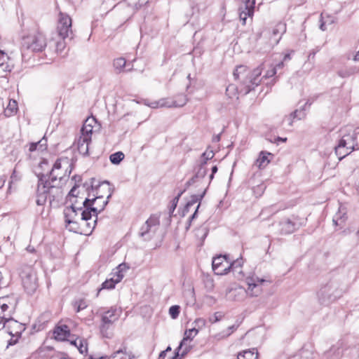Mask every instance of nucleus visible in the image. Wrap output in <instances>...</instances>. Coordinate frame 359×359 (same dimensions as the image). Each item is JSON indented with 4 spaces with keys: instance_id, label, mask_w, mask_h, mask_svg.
<instances>
[{
    "instance_id": "nucleus-30",
    "label": "nucleus",
    "mask_w": 359,
    "mask_h": 359,
    "mask_svg": "<svg viewBox=\"0 0 359 359\" xmlns=\"http://www.w3.org/2000/svg\"><path fill=\"white\" fill-rule=\"evenodd\" d=\"M0 299H4V303L8 304V306L11 307V310H15L18 301L15 295H7L0 297Z\"/></svg>"
},
{
    "instance_id": "nucleus-2",
    "label": "nucleus",
    "mask_w": 359,
    "mask_h": 359,
    "mask_svg": "<svg viewBox=\"0 0 359 359\" xmlns=\"http://www.w3.org/2000/svg\"><path fill=\"white\" fill-rule=\"evenodd\" d=\"M38 183L36 189L37 205H44L48 201L51 203L56 198L62 196L61 185L53 184L50 182L48 175L43 173L37 175Z\"/></svg>"
},
{
    "instance_id": "nucleus-38",
    "label": "nucleus",
    "mask_w": 359,
    "mask_h": 359,
    "mask_svg": "<svg viewBox=\"0 0 359 359\" xmlns=\"http://www.w3.org/2000/svg\"><path fill=\"white\" fill-rule=\"evenodd\" d=\"M128 5L133 8H140L149 2V0H126Z\"/></svg>"
},
{
    "instance_id": "nucleus-20",
    "label": "nucleus",
    "mask_w": 359,
    "mask_h": 359,
    "mask_svg": "<svg viewBox=\"0 0 359 359\" xmlns=\"http://www.w3.org/2000/svg\"><path fill=\"white\" fill-rule=\"evenodd\" d=\"M85 137L80 135L76 141L77 149L83 156H88L89 154V144L91 143V139L84 140Z\"/></svg>"
},
{
    "instance_id": "nucleus-64",
    "label": "nucleus",
    "mask_w": 359,
    "mask_h": 359,
    "mask_svg": "<svg viewBox=\"0 0 359 359\" xmlns=\"http://www.w3.org/2000/svg\"><path fill=\"white\" fill-rule=\"evenodd\" d=\"M88 359H107V357H104V356H99V357H97V358H95L94 356L93 355H90L88 357Z\"/></svg>"
},
{
    "instance_id": "nucleus-29",
    "label": "nucleus",
    "mask_w": 359,
    "mask_h": 359,
    "mask_svg": "<svg viewBox=\"0 0 359 359\" xmlns=\"http://www.w3.org/2000/svg\"><path fill=\"white\" fill-rule=\"evenodd\" d=\"M93 133V126H90L88 124L83 123L81 129V135L84 137V140H88V138L92 140V135Z\"/></svg>"
},
{
    "instance_id": "nucleus-28",
    "label": "nucleus",
    "mask_w": 359,
    "mask_h": 359,
    "mask_svg": "<svg viewBox=\"0 0 359 359\" xmlns=\"http://www.w3.org/2000/svg\"><path fill=\"white\" fill-rule=\"evenodd\" d=\"M238 359H257L258 353L255 348L243 351L238 354Z\"/></svg>"
},
{
    "instance_id": "nucleus-63",
    "label": "nucleus",
    "mask_w": 359,
    "mask_h": 359,
    "mask_svg": "<svg viewBox=\"0 0 359 359\" xmlns=\"http://www.w3.org/2000/svg\"><path fill=\"white\" fill-rule=\"evenodd\" d=\"M166 355L165 351H163L160 353L158 359H164Z\"/></svg>"
},
{
    "instance_id": "nucleus-50",
    "label": "nucleus",
    "mask_w": 359,
    "mask_h": 359,
    "mask_svg": "<svg viewBox=\"0 0 359 359\" xmlns=\"http://www.w3.org/2000/svg\"><path fill=\"white\" fill-rule=\"evenodd\" d=\"M65 48V42L64 40L62 41H58L56 43V50L58 53H61Z\"/></svg>"
},
{
    "instance_id": "nucleus-17",
    "label": "nucleus",
    "mask_w": 359,
    "mask_h": 359,
    "mask_svg": "<svg viewBox=\"0 0 359 359\" xmlns=\"http://www.w3.org/2000/svg\"><path fill=\"white\" fill-rule=\"evenodd\" d=\"M279 227L281 234H290L296 230V224L289 219H285L279 222Z\"/></svg>"
},
{
    "instance_id": "nucleus-49",
    "label": "nucleus",
    "mask_w": 359,
    "mask_h": 359,
    "mask_svg": "<svg viewBox=\"0 0 359 359\" xmlns=\"http://www.w3.org/2000/svg\"><path fill=\"white\" fill-rule=\"evenodd\" d=\"M128 269L125 264H121L116 268V271L114 273V277H116V275L123 274V271Z\"/></svg>"
},
{
    "instance_id": "nucleus-1",
    "label": "nucleus",
    "mask_w": 359,
    "mask_h": 359,
    "mask_svg": "<svg viewBox=\"0 0 359 359\" xmlns=\"http://www.w3.org/2000/svg\"><path fill=\"white\" fill-rule=\"evenodd\" d=\"M106 184L109 194L107 199L104 200L102 196H97L93 199L86 198L83 202V207H76L77 201H72L71 205L64 209L63 213L65 221L67 224H70L74 221H78L80 218L81 221L89 220L92 215L97 216L102 212L104 207L107 205L109 198L111 196L112 191L109 187V182L106 181L102 184Z\"/></svg>"
},
{
    "instance_id": "nucleus-4",
    "label": "nucleus",
    "mask_w": 359,
    "mask_h": 359,
    "mask_svg": "<svg viewBox=\"0 0 359 359\" xmlns=\"http://www.w3.org/2000/svg\"><path fill=\"white\" fill-rule=\"evenodd\" d=\"M343 293L340 283L337 280H330L320 287L317 296L320 304L327 306L341 297Z\"/></svg>"
},
{
    "instance_id": "nucleus-36",
    "label": "nucleus",
    "mask_w": 359,
    "mask_h": 359,
    "mask_svg": "<svg viewBox=\"0 0 359 359\" xmlns=\"http://www.w3.org/2000/svg\"><path fill=\"white\" fill-rule=\"evenodd\" d=\"M243 263L244 262L243 257H241L232 262L229 259V265H231V270L233 273H236L237 271V269H241V266H243Z\"/></svg>"
},
{
    "instance_id": "nucleus-53",
    "label": "nucleus",
    "mask_w": 359,
    "mask_h": 359,
    "mask_svg": "<svg viewBox=\"0 0 359 359\" xmlns=\"http://www.w3.org/2000/svg\"><path fill=\"white\" fill-rule=\"evenodd\" d=\"M238 327V325H233L231 326H229L227 328L228 332L226 334V336H229L233 331H235Z\"/></svg>"
},
{
    "instance_id": "nucleus-33",
    "label": "nucleus",
    "mask_w": 359,
    "mask_h": 359,
    "mask_svg": "<svg viewBox=\"0 0 359 359\" xmlns=\"http://www.w3.org/2000/svg\"><path fill=\"white\" fill-rule=\"evenodd\" d=\"M95 217H96V218H97V215ZM81 222H83L82 225L86 226L85 229H83V233L85 235H89L92 233L93 230L95 229V226L97 223V219H95L93 221V223L92 225L90 222H88V220L81 221Z\"/></svg>"
},
{
    "instance_id": "nucleus-19",
    "label": "nucleus",
    "mask_w": 359,
    "mask_h": 359,
    "mask_svg": "<svg viewBox=\"0 0 359 359\" xmlns=\"http://www.w3.org/2000/svg\"><path fill=\"white\" fill-rule=\"evenodd\" d=\"M346 219V211L345 208L340 206L338 212L333 217V224L336 226H339V228H342L345 224Z\"/></svg>"
},
{
    "instance_id": "nucleus-56",
    "label": "nucleus",
    "mask_w": 359,
    "mask_h": 359,
    "mask_svg": "<svg viewBox=\"0 0 359 359\" xmlns=\"http://www.w3.org/2000/svg\"><path fill=\"white\" fill-rule=\"evenodd\" d=\"M212 173L211 175H210V181H211L213 178H214V175L217 172V165H214L212 167ZM210 182H209L210 183Z\"/></svg>"
},
{
    "instance_id": "nucleus-25",
    "label": "nucleus",
    "mask_w": 359,
    "mask_h": 359,
    "mask_svg": "<svg viewBox=\"0 0 359 359\" xmlns=\"http://www.w3.org/2000/svg\"><path fill=\"white\" fill-rule=\"evenodd\" d=\"M0 68L4 72H11L13 65L10 64V58L2 50H0Z\"/></svg>"
},
{
    "instance_id": "nucleus-32",
    "label": "nucleus",
    "mask_w": 359,
    "mask_h": 359,
    "mask_svg": "<svg viewBox=\"0 0 359 359\" xmlns=\"http://www.w3.org/2000/svg\"><path fill=\"white\" fill-rule=\"evenodd\" d=\"M113 65L118 73L123 71L126 65V61L123 57H118L114 60Z\"/></svg>"
},
{
    "instance_id": "nucleus-9",
    "label": "nucleus",
    "mask_w": 359,
    "mask_h": 359,
    "mask_svg": "<svg viewBox=\"0 0 359 359\" xmlns=\"http://www.w3.org/2000/svg\"><path fill=\"white\" fill-rule=\"evenodd\" d=\"M57 34L62 40L67 38H72V19L64 13H60V18L57 26Z\"/></svg>"
},
{
    "instance_id": "nucleus-45",
    "label": "nucleus",
    "mask_w": 359,
    "mask_h": 359,
    "mask_svg": "<svg viewBox=\"0 0 359 359\" xmlns=\"http://www.w3.org/2000/svg\"><path fill=\"white\" fill-rule=\"evenodd\" d=\"M224 317V314L222 312H215L212 316L209 318V322L210 323H215L221 320Z\"/></svg>"
},
{
    "instance_id": "nucleus-52",
    "label": "nucleus",
    "mask_w": 359,
    "mask_h": 359,
    "mask_svg": "<svg viewBox=\"0 0 359 359\" xmlns=\"http://www.w3.org/2000/svg\"><path fill=\"white\" fill-rule=\"evenodd\" d=\"M77 187H78L77 185L74 186L69 193V196L74 198H75L74 201H76L77 196L76 195L75 192H76Z\"/></svg>"
},
{
    "instance_id": "nucleus-44",
    "label": "nucleus",
    "mask_w": 359,
    "mask_h": 359,
    "mask_svg": "<svg viewBox=\"0 0 359 359\" xmlns=\"http://www.w3.org/2000/svg\"><path fill=\"white\" fill-rule=\"evenodd\" d=\"M78 350L81 353H86L88 351L87 341L84 339H79V345L77 346Z\"/></svg>"
},
{
    "instance_id": "nucleus-61",
    "label": "nucleus",
    "mask_w": 359,
    "mask_h": 359,
    "mask_svg": "<svg viewBox=\"0 0 359 359\" xmlns=\"http://www.w3.org/2000/svg\"><path fill=\"white\" fill-rule=\"evenodd\" d=\"M285 66V62L283 61L280 62L278 63L274 67H277V70L280 69H283Z\"/></svg>"
},
{
    "instance_id": "nucleus-12",
    "label": "nucleus",
    "mask_w": 359,
    "mask_h": 359,
    "mask_svg": "<svg viewBox=\"0 0 359 359\" xmlns=\"http://www.w3.org/2000/svg\"><path fill=\"white\" fill-rule=\"evenodd\" d=\"M266 280L263 278H259L255 274L249 275L245 278V282L248 285L247 292L251 296H258L261 292V285Z\"/></svg>"
},
{
    "instance_id": "nucleus-8",
    "label": "nucleus",
    "mask_w": 359,
    "mask_h": 359,
    "mask_svg": "<svg viewBox=\"0 0 359 359\" xmlns=\"http://www.w3.org/2000/svg\"><path fill=\"white\" fill-rule=\"evenodd\" d=\"M160 225L159 217L152 215L141 226L139 236L144 241L151 240L156 234V232Z\"/></svg>"
},
{
    "instance_id": "nucleus-55",
    "label": "nucleus",
    "mask_w": 359,
    "mask_h": 359,
    "mask_svg": "<svg viewBox=\"0 0 359 359\" xmlns=\"http://www.w3.org/2000/svg\"><path fill=\"white\" fill-rule=\"evenodd\" d=\"M95 123H96V120L93 117L86 118V120L84 122L85 124H88L90 126H93V124H94Z\"/></svg>"
},
{
    "instance_id": "nucleus-7",
    "label": "nucleus",
    "mask_w": 359,
    "mask_h": 359,
    "mask_svg": "<svg viewBox=\"0 0 359 359\" xmlns=\"http://www.w3.org/2000/svg\"><path fill=\"white\" fill-rule=\"evenodd\" d=\"M122 310L116 306H111L107 311L101 313V323L100 325V331L103 337L109 338V330L113 324L118 320Z\"/></svg>"
},
{
    "instance_id": "nucleus-26",
    "label": "nucleus",
    "mask_w": 359,
    "mask_h": 359,
    "mask_svg": "<svg viewBox=\"0 0 359 359\" xmlns=\"http://www.w3.org/2000/svg\"><path fill=\"white\" fill-rule=\"evenodd\" d=\"M198 330L196 328H192L189 330H187L184 332V336L180 343V348H182L184 346H185L186 342L191 341L194 337L198 334Z\"/></svg>"
},
{
    "instance_id": "nucleus-10",
    "label": "nucleus",
    "mask_w": 359,
    "mask_h": 359,
    "mask_svg": "<svg viewBox=\"0 0 359 359\" xmlns=\"http://www.w3.org/2000/svg\"><path fill=\"white\" fill-rule=\"evenodd\" d=\"M22 282L27 293L34 292L38 287L36 272L31 268L25 270L22 274Z\"/></svg>"
},
{
    "instance_id": "nucleus-48",
    "label": "nucleus",
    "mask_w": 359,
    "mask_h": 359,
    "mask_svg": "<svg viewBox=\"0 0 359 359\" xmlns=\"http://www.w3.org/2000/svg\"><path fill=\"white\" fill-rule=\"evenodd\" d=\"M277 73V67H272L271 69H269L266 74L263 76V78H271L274 76Z\"/></svg>"
},
{
    "instance_id": "nucleus-27",
    "label": "nucleus",
    "mask_w": 359,
    "mask_h": 359,
    "mask_svg": "<svg viewBox=\"0 0 359 359\" xmlns=\"http://www.w3.org/2000/svg\"><path fill=\"white\" fill-rule=\"evenodd\" d=\"M18 103L14 100H10L6 108L4 109V114L9 117L15 115L18 111Z\"/></svg>"
},
{
    "instance_id": "nucleus-51",
    "label": "nucleus",
    "mask_w": 359,
    "mask_h": 359,
    "mask_svg": "<svg viewBox=\"0 0 359 359\" xmlns=\"http://www.w3.org/2000/svg\"><path fill=\"white\" fill-rule=\"evenodd\" d=\"M191 346L188 344V341L186 342L185 346H184L182 348H183V351L181 353V356L184 357L191 349Z\"/></svg>"
},
{
    "instance_id": "nucleus-58",
    "label": "nucleus",
    "mask_w": 359,
    "mask_h": 359,
    "mask_svg": "<svg viewBox=\"0 0 359 359\" xmlns=\"http://www.w3.org/2000/svg\"><path fill=\"white\" fill-rule=\"evenodd\" d=\"M235 274V276L238 278H241L244 276L242 271H241V269H237V271L236 273H233Z\"/></svg>"
},
{
    "instance_id": "nucleus-6",
    "label": "nucleus",
    "mask_w": 359,
    "mask_h": 359,
    "mask_svg": "<svg viewBox=\"0 0 359 359\" xmlns=\"http://www.w3.org/2000/svg\"><path fill=\"white\" fill-rule=\"evenodd\" d=\"M335 154L339 160H342L352 151L358 150L357 135L355 133L344 135L334 147Z\"/></svg>"
},
{
    "instance_id": "nucleus-60",
    "label": "nucleus",
    "mask_w": 359,
    "mask_h": 359,
    "mask_svg": "<svg viewBox=\"0 0 359 359\" xmlns=\"http://www.w3.org/2000/svg\"><path fill=\"white\" fill-rule=\"evenodd\" d=\"M291 54L290 53H286L285 55H284V57H283V61L285 62H287V61H290L291 60Z\"/></svg>"
},
{
    "instance_id": "nucleus-37",
    "label": "nucleus",
    "mask_w": 359,
    "mask_h": 359,
    "mask_svg": "<svg viewBox=\"0 0 359 359\" xmlns=\"http://www.w3.org/2000/svg\"><path fill=\"white\" fill-rule=\"evenodd\" d=\"M238 93V90L235 85L231 84L229 85L226 89V94L229 98H233L237 97V94Z\"/></svg>"
},
{
    "instance_id": "nucleus-11",
    "label": "nucleus",
    "mask_w": 359,
    "mask_h": 359,
    "mask_svg": "<svg viewBox=\"0 0 359 359\" xmlns=\"http://www.w3.org/2000/svg\"><path fill=\"white\" fill-rule=\"evenodd\" d=\"M212 266L216 275H225L231 271V265H229V259L227 255H219L214 257Z\"/></svg>"
},
{
    "instance_id": "nucleus-31",
    "label": "nucleus",
    "mask_w": 359,
    "mask_h": 359,
    "mask_svg": "<svg viewBox=\"0 0 359 359\" xmlns=\"http://www.w3.org/2000/svg\"><path fill=\"white\" fill-rule=\"evenodd\" d=\"M147 106H149L151 108L153 109H157L158 107H168V99L167 98H163L160 99L158 101H154L151 102H148L146 104Z\"/></svg>"
},
{
    "instance_id": "nucleus-62",
    "label": "nucleus",
    "mask_w": 359,
    "mask_h": 359,
    "mask_svg": "<svg viewBox=\"0 0 359 359\" xmlns=\"http://www.w3.org/2000/svg\"><path fill=\"white\" fill-rule=\"evenodd\" d=\"M220 140H221V133L217 135L216 136H215L213 137V142H218L220 141Z\"/></svg>"
},
{
    "instance_id": "nucleus-54",
    "label": "nucleus",
    "mask_w": 359,
    "mask_h": 359,
    "mask_svg": "<svg viewBox=\"0 0 359 359\" xmlns=\"http://www.w3.org/2000/svg\"><path fill=\"white\" fill-rule=\"evenodd\" d=\"M29 151L32 152L36 150H39L38 144L37 142H32L29 145Z\"/></svg>"
},
{
    "instance_id": "nucleus-23",
    "label": "nucleus",
    "mask_w": 359,
    "mask_h": 359,
    "mask_svg": "<svg viewBox=\"0 0 359 359\" xmlns=\"http://www.w3.org/2000/svg\"><path fill=\"white\" fill-rule=\"evenodd\" d=\"M123 278V274L116 275V277H112L109 279H107L102 284V287L99 289L98 292L102 289L111 290L115 287L116 284L121 282Z\"/></svg>"
},
{
    "instance_id": "nucleus-15",
    "label": "nucleus",
    "mask_w": 359,
    "mask_h": 359,
    "mask_svg": "<svg viewBox=\"0 0 359 359\" xmlns=\"http://www.w3.org/2000/svg\"><path fill=\"white\" fill-rule=\"evenodd\" d=\"M61 168V160L57 159L55 162L49 174H46L48 175V178H49L50 182L53 184H59L62 186V181L65 179V175H60V174L57 173V171L60 170Z\"/></svg>"
},
{
    "instance_id": "nucleus-5",
    "label": "nucleus",
    "mask_w": 359,
    "mask_h": 359,
    "mask_svg": "<svg viewBox=\"0 0 359 359\" xmlns=\"http://www.w3.org/2000/svg\"><path fill=\"white\" fill-rule=\"evenodd\" d=\"M46 45V39L41 32L24 37L21 46L22 60H25L26 57H29V53L43 51Z\"/></svg>"
},
{
    "instance_id": "nucleus-34",
    "label": "nucleus",
    "mask_w": 359,
    "mask_h": 359,
    "mask_svg": "<svg viewBox=\"0 0 359 359\" xmlns=\"http://www.w3.org/2000/svg\"><path fill=\"white\" fill-rule=\"evenodd\" d=\"M124 156L122 151H117L110 155L109 160L112 164L118 165L124 158Z\"/></svg>"
},
{
    "instance_id": "nucleus-59",
    "label": "nucleus",
    "mask_w": 359,
    "mask_h": 359,
    "mask_svg": "<svg viewBox=\"0 0 359 359\" xmlns=\"http://www.w3.org/2000/svg\"><path fill=\"white\" fill-rule=\"evenodd\" d=\"M199 231H201L203 233V238H205L207 236L208 230H207V229L205 227H201L198 230V232H199Z\"/></svg>"
},
{
    "instance_id": "nucleus-42",
    "label": "nucleus",
    "mask_w": 359,
    "mask_h": 359,
    "mask_svg": "<svg viewBox=\"0 0 359 359\" xmlns=\"http://www.w3.org/2000/svg\"><path fill=\"white\" fill-rule=\"evenodd\" d=\"M4 299H0V311L1 313H7L8 315H12L14 310H11V307L8 306V304L4 302Z\"/></svg>"
},
{
    "instance_id": "nucleus-14",
    "label": "nucleus",
    "mask_w": 359,
    "mask_h": 359,
    "mask_svg": "<svg viewBox=\"0 0 359 359\" xmlns=\"http://www.w3.org/2000/svg\"><path fill=\"white\" fill-rule=\"evenodd\" d=\"M205 192H206V189H205L203 191V192L201 194H194V195H192L191 196V199L190 201H189L185 206H184V210H183V215H185L187 213H188L189 212V210L190 208L194 205H195L196 203H200L201 201L203 199V198L204 197L205 194ZM200 207V203L198 204L197 207H196V209L195 210V212H194V214L190 217L189 218V224H188V226L187 227V229H189L190 225H191V221L196 217L197 215V212H198V210Z\"/></svg>"
},
{
    "instance_id": "nucleus-18",
    "label": "nucleus",
    "mask_w": 359,
    "mask_h": 359,
    "mask_svg": "<svg viewBox=\"0 0 359 359\" xmlns=\"http://www.w3.org/2000/svg\"><path fill=\"white\" fill-rule=\"evenodd\" d=\"M54 337L58 341H65L70 335V330L67 325L57 326L53 332Z\"/></svg>"
},
{
    "instance_id": "nucleus-16",
    "label": "nucleus",
    "mask_w": 359,
    "mask_h": 359,
    "mask_svg": "<svg viewBox=\"0 0 359 359\" xmlns=\"http://www.w3.org/2000/svg\"><path fill=\"white\" fill-rule=\"evenodd\" d=\"M311 103L309 102L308 100L302 107H301L299 109H296L292 113L290 114V115L287 118V120L288 121V124L290 126L292 125L293 121L297 118L298 120L304 119L306 117V106H311Z\"/></svg>"
},
{
    "instance_id": "nucleus-21",
    "label": "nucleus",
    "mask_w": 359,
    "mask_h": 359,
    "mask_svg": "<svg viewBox=\"0 0 359 359\" xmlns=\"http://www.w3.org/2000/svg\"><path fill=\"white\" fill-rule=\"evenodd\" d=\"M168 107H181L187 102V96L184 94L177 95L175 98H167Z\"/></svg>"
},
{
    "instance_id": "nucleus-41",
    "label": "nucleus",
    "mask_w": 359,
    "mask_h": 359,
    "mask_svg": "<svg viewBox=\"0 0 359 359\" xmlns=\"http://www.w3.org/2000/svg\"><path fill=\"white\" fill-rule=\"evenodd\" d=\"M69 225L70 231L75 233H79L81 234L83 233V229L81 228V224H79L78 221H74Z\"/></svg>"
},
{
    "instance_id": "nucleus-13",
    "label": "nucleus",
    "mask_w": 359,
    "mask_h": 359,
    "mask_svg": "<svg viewBox=\"0 0 359 359\" xmlns=\"http://www.w3.org/2000/svg\"><path fill=\"white\" fill-rule=\"evenodd\" d=\"M256 0H243V6L239 8V18L242 25L246 24L248 17L252 18L255 12V6Z\"/></svg>"
},
{
    "instance_id": "nucleus-40",
    "label": "nucleus",
    "mask_w": 359,
    "mask_h": 359,
    "mask_svg": "<svg viewBox=\"0 0 359 359\" xmlns=\"http://www.w3.org/2000/svg\"><path fill=\"white\" fill-rule=\"evenodd\" d=\"M207 167L203 165H199L198 170L196 173V177H198V179H201V180H202L207 175Z\"/></svg>"
},
{
    "instance_id": "nucleus-3",
    "label": "nucleus",
    "mask_w": 359,
    "mask_h": 359,
    "mask_svg": "<svg viewBox=\"0 0 359 359\" xmlns=\"http://www.w3.org/2000/svg\"><path fill=\"white\" fill-rule=\"evenodd\" d=\"M262 74L260 67L255 68L252 72H250L245 65H239L234 70L233 75L235 79L241 80V86L239 93L243 95L249 93L255 87L257 86L261 80L259 79Z\"/></svg>"
},
{
    "instance_id": "nucleus-47",
    "label": "nucleus",
    "mask_w": 359,
    "mask_h": 359,
    "mask_svg": "<svg viewBox=\"0 0 359 359\" xmlns=\"http://www.w3.org/2000/svg\"><path fill=\"white\" fill-rule=\"evenodd\" d=\"M201 182V179H198V177H196V174H195L190 180H189L186 182V184H185L186 188H189L190 186H191L196 183H199Z\"/></svg>"
},
{
    "instance_id": "nucleus-24",
    "label": "nucleus",
    "mask_w": 359,
    "mask_h": 359,
    "mask_svg": "<svg viewBox=\"0 0 359 359\" xmlns=\"http://www.w3.org/2000/svg\"><path fill=\"white\" fill-rule=\"evenodd\" d=\"M269 156H271V154L267 151H261L258 158L255 162V165L259 168H264L270 162Z\"/></svg>"
},
{
    "instance_id": "nucleus-46",
    "label": "nucleus",
    "mask_w": 359,
    "mask_h": 359,
    "mask_svg": "<svg viewBox=\"0 0 359 359\" xmlns=\"http://www.w3.org/2000/svg\"><path fill=\"white\" fill-rule=\"evenodd\" d=\"M39 151H44L47 149V140L43 137L41 140L37 142Z\"/></svg>"
},
{
    "instance_id": "nucleus-22",
    "label": "nucleus",
    "mask_w": 359,
    "mask_h": 359,
    "mask_svg": "<svg viewBox=\"0 0 359 359\" xmlns=\"http://www.w3.org/2000/svg\"><path fill=\"white\" fill-rule=\"evenodd\" d=\"M286 32V25L283 22H278L272 29V37L278 43L281 39V36Z\"/></svg>"
},
{
    "instance_id": "nucleus-39",
    "label": "nucleus",
    "mask_w": 359,
    "mask_h": 359,
    "mask_svg": "<svg viewBox=\"0 0 359 359\" xmlns=\"http://www.w3.org/2000/svg\"><path fill=\"white\" fill-rule=\"evenodd\" d=\"M180 312V306L178 305H173L169 309V314L172 319H176L179 316Z\"/></svg>"
},
{
    "instance_id": "nucleus-57",
    "label": "nucleus",
    "mask_w": 359,
    "mask_h": 359,
    "mask_svg": "<svg viewBox=\"0 0 359 359\" xmlns=\"http://www.w3.org/2000/svg\"><path fill=\"white\" fill-rule=\"evenodd\" d=\"M187 189L188 188L185 187L183 190L180 191L177 196L174 198V201H176V203H177L181 196L186 191Z\"/></svg>"
},
{
    "instance_id": "nucleus-35",
    "label": "nucleus",
    "mask_w": 359,
    "mask_h": 359,
    "mask_svg": "<svg viewBox=\"0 0 359 359\" xmlns=\"http://www.w3.org/2000/svg\"><path fill=\"white\" fill-rule=\"evenodd\" d=\"M215 156L214 152L212 150H206L203 152L201 156V162L199 165L206 166L207 161L212 159Z\"/></svg>"
},
{
    "instance_id": "nucleus-43",
    "label": "nucleus",
    "mask_w": 359,
    "mask_h": 359,
    "mask_svg": "<svg viewBox=\"0 0 359 359\" xmlns=\"http://www.w3.org/2000/svg\"><path fill=\"white\" fill-rule=\"evenodd\" d=\"M74 306L76 309V312L78 313V312L83 310L84 309H86L88 306V304L84 299H81L75 302Z\"/></svg>"
}]
</instances>
